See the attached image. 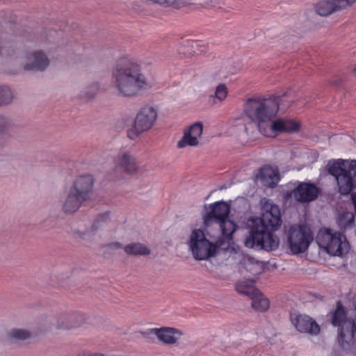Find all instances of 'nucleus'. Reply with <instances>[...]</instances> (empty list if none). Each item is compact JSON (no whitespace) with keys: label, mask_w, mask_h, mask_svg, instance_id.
I'll list each match as a JSON object with an SVG mask.
<instances>
[{"label":"nucleus","mask_w":356,"mask_h":356,"mask_svg":"<svg viewBox=\"0 0 356 356\" xmlns=\"http://www.w3.org/2000/svg\"><path fill=\"white\" fill-rule=\"evenodd\" d=\"M106 246L108 248H115V249L120 248L122 247V244L120 243L119 242L111 243L106 245Z\"/></svg>","instance_id":"nucleus-36"},{"label":"nucleus","mask_w":356,"mask_h":356,"mask_svg":"<svg viewBox=\"0 0 356 356\" xmlns=\"http://www.w3.org/2000/svg\"><path fill=\"white\" fill-rule=\"evenodd\" d=\"M9 336L15 341H24L29 339L31 334L29 330L24 329H12L9 332Z\"/></svg>","instance_id":"nucleus-29"},{"label":"nucleus","mask_w":356,"mask_h":356,"mask_svg":"<svg viewBox=\"0 0 356 356\" xmlns=\"http://www.w3.org/2000/svg\"><path fill=\"white\" fill-rule=\"evenodd\" d=\"M337 224L341 229L353 227L355 225V217L353 213L349 211H342L339 215Z\"/></svg>","instance_id":"nucleus-26"},{"label":"nucleus","mask_w":356,"mask_h":356,"mask_svg":"<svg viewBox=\"0 0 356 356\" xmlns=\"http://www.w3.org/2000/svg\"><path fill=\"white\" fill-rule=\"evenodd\" d=\"M49 60L44 53L41 51L33 52L24 65L26 70L43 71L49 65Z\"/></svg>","instance_id":"nucleus-20"},{"label":"nucleus","mask_w":356,"mask_h":356,"mask_svg":"<svg viewBox=\"0 0 356 356\" xmlns=\"http://www.w3.org/2000/svg\"><path fill=\"white\" fill-rule=\"evenodd\" d=\"M236 290L238 293L251 296L252 308L259 312H266L270 306V302L261 293L253 288H246L243 285L237 284Z\"/></svg>","instance_id":"nucleus-12"},{"label":"nucleus","mask_w":356,"mask_h":356,"mask_svg":"<svg viewBox=\"0 0 356 356\" xmlns=\"http://www.w3.org/2000/svg\"><path fill=\"white\" fill-rule=\"evenodd\" d=\"M300 129V124L293 120L278 119L271 121L266 125V129L264 130V136H270L271 134L276 132H295Z\"/></svg>","instance_id":"nucleus-15"},{"label":"nucleus","mask_w":356,"mask_h":356,"mask_svg":"<svg viewBox=\"0 0 356 356\" xmlns=\"http://www.w3.org/2000/svg\"><path fill=\"white\" fill-rule=\"evenodd\" d=\"M132 8L137 12H143L144 10L142 6L137 2L133 3Z\"/></svg>","instance_id":"nucleus-37"},{"label":"nucleus","mask_w":356,"mask_h":356,"mask_svg":"<svg viewBox=\"0 0 356 356\" xmlns=\"http://www.w3.org/2000/svg\"><path fill=\"white\" fill-rule=\"evenodd\" d=\"M316 241L321 248L333 256L343 255L349 250L346 236L330 228L321 229L316 237Z\"/></svg>","instance_id":"nucleus-6"},{"label":"nucleus","mask_w":356,"mask_h":356,"mask_svg":"<svg viewBox=\"0 0 356 356\" xmlns=\"http://www.w3.org/2000/svg\"><path fill=\"white\" fill-rule=\"evenodd\" d=\"M227 94L228 90L225 84L220 83L216 88L214 95H211L209 97V102L213 104L217 103V100L220 102H222L225 99Z\"/></svg>","instance_id":"nucleus-27"},{"label":"nucleus","mask_w":356,"mask_h":356,"mask_svg":"<svg viewBox=\"0 0 356 356\" xmlns=\"http://www.w3.org/2000/svg\"><path fill=\"white\" fill-rule=\"evenodd\" d=\"M245 132H248V128L246 127H245Z\"/></svg>","instance_id":"nucleus-38"},{"label":"nucleus","mask_w":356,"mask_h":356,"mask_svg":"<svg viewBox=\"0 0 356 356\" xmlns=\"http://www.w3.org/2000/svg\"><path fill=\"white\" fill-rule=\"evenodd\" d=\"M110 222V212L106 211L97 216L89 229L80 227L74 229L72 235L77 241L90 242L98 230L103 228Z\"/></svg>","instance_id":"nucleus-10"},{"label":"nucleus","mask_w":356,"mask_h":356,"mask_svg":"<svg viewBox=\"0 0 356 356\" xmlns=\"http://www.w3.org/2000/svg\"><path fill=\"white\" fill-rule=\"evenodd\" d=\"M296 329L304 333H309L312 335H316L320 332V326L316 322L307 315L299 314L293 320Z\"/></svg>","instance_id":"nucleus-18"},{"label":"nucleus","mask_w":356,"mask_h":356,"mask_svg":"<svg viewBox=\"0 0 356 356\" xmlns=\"http://www.w3.org/2000/svg\"><path fill=\"white\" fill-rule=\"evenodd\" d=\"M261 204L262 216L252 220L244 244L249 248L273 251L278 248L280 239L270 231H275L281 226V213L279 207L269 200L263 198Z\"/></svg>","instance_id":"nucleus-1"},{"label":"nucleus","mask_w":356,"mask_h":356,"mask_svg":"<svg viewBox=\"0 0 356 356\" xmlns=\"http://www.w3.org/2000/svg\"><path fill=\"white\" fill-rule=\"evenodd\" d=\"M203 130L202 122H197L184 131V136L178 142L177 147L183 148L186 146H197L199 145L198 138L201 136Z\"/></svg>","instance_id":"nucleus-17"},{"label":"nucleus","mask_w":356,"mask_h":356,"mask_svg":"<svg viewBox=\"0 0 356 356\" xmlns=\"http://www.w3.org/2000/svg\"><path fill=\"white\" fill-rule=\"evenodd\" d=\"M13 99V95L11 90L7 86H0V106L10 104Z\"/></svg>","instance_id":"nucleus-28"},{"label":"nucleus","mask_w":356,"mask_h":356,"mask_svg":"<svg viewBox=\"0 0 356 356\" xmlns=\"http://www.w3.org/2000/svg\"><path fill=\"white\" fill-rule=\"evenodd\" d=\"M339 6H341V9L346 8L347 6H350L356 0H336Z\"/></svg>","instance_id":"nucleus-34"},{"label":"nucleus","mask_w":356,"mask_h":356,"mask_svg":"<svg viewBox=\"0 0 356 356\" xmlns=\"http://www.w3.org/2000/svg\"><path fill=\"white\" fill-rule=\"evenodd\" d=\"M149 87L141 64L134 58L118 59L112 70L111 88L119 97L134 98Z\"/></svg>","instance_id":"nucleus-2"},{"label":"nucleus","mask_w":356,"mask_h":356,"mask_svg":"<svg viewBox=\"0 0 356 356\" xmlns=\"http://www.w3.org/2000/svg\"><path fill=\"white\" fill-rule=\"evenodd\" d=\"M233 234H231L230 236H225L222 234V238L218 240L215 243H213V257L223 253H229L231 254H238L240 252V248L238 246H235L234 243L232 242L233 240Z\"/></svg>","instance_id":"nucleus-19"},{"label":"nucleus","mask_w":356,"mask_h":356,"mask_svg":"<svg viewBox=\"0 0 356 356\" xmlns=\"http://www.w3.org/2000/svg\"><path fill=\"white\" fill-rule=\"evenodd\" d=\"M326 168L336 179L340 194L347 195L356 188V160L330 161Z\"/></svg>","instance_id":"nucleus-4"},{"label":"nucleus","mask_w":356,"mask_h":356,"mask_svg":"<svg viewBox=\"0 0 356 356\" xmlns=\"http://www.w3.org/2000/svg\"><path fill=\"white\" fill-rule=\"evenodd\" d=\"M355 73L356 74V67L354 69Z\"/></svg>","instance_id":"nucleus-39"},{"label":"nucleus","mask_w":356,"mask_h":356,"mask_svg":"<svg viewBox=\"0 0 356 356\" xmlns=\"http://www.w3.org/2000/svg\"><path fill=\"white\" fill-rule=\"evenodd\" d=\"M278 174L270 168H261L258 176L263 184L268 187L273 188L276 186V177Z\"/></svg>","instance_id":"nucleus-25"},{"label":"nucleus","mask_w":356,"mask_h":356,"mask_svg":"<svg viewBox=\"0 0 356 356\" xmlns=\"http://www.w3.org/2000/svg\"><path fill=\"white\" fill-rule=\"evenodd\" d=\"M99 90V85L97 83L88 86L81 94V97L83 99L93 98Z\"/></svg>","instance_id":"nucleus-31"},{"label":"nucleus","mask_w":356,"mask_h":356,"mask_svg":"<svg viewBox=\"0 0 356 356\" xmlns=\"http://www.w3.org/2000/svg\"><path fill=\"white\" fill-rule=\"evenodd\" d=\"M156 118L157 114L153 107L142 108L136 116L133 127L128 131L129 138L134 139L142 133L150 129Z\"/></svg>","instance_id":"nucleus-9"},{"label":"nucleus","mask_w":356,"mask_h":356,"mask_svg":"<svg viewBox=\"0 0 356 356\" xmlns=\"http://www.w3.org/2000/svg\"><path fill=\"white\" fill-rule=\"evenodd\" d=\"M341 9V6H339L336 0L321 1L315 6L316 13L323 17L328 16Z\"/></svg>","instance_id":"nucleus-23"},{"label":"nucleus","mask_w":356,"mask_h":356,"mask_svg":"<svg viewBox=\"0 0 356 356\" xmlns=\"http://www.w3.org/2000/svg\"><path fill=\"white\" fill-rule=\"evenodd\" d=\"M246 261H249L250 264H253L254 259L250 257L243 256V259L240 261V263L245 265Z\"/></svg>","instance_id":"nucleus-35"},{"label":"nucleus","mask_w":356,"mask_h":356,"mask_svg":"<svg viewBox=\"0 0 356 356\" xmlns=\"http://www.w3.org/2000/svg\"><path fill=\"white\" fill-rule=\"evenodd\" d=\"M220 2V0H195L194 1V3H199L200 5H202L203 6L208 7V8H213L217 4H218Z\"/></svg>","instance_id":"nucleus-33"},{"label":"nucleus","mask_w":356,"mask_h":356,"mask_svg":"<svg viewBox=\"0 0 356 356\" xmlns=\"http://www.w3.org/2000/svg\"><path fill=\"white\" fill-rule=\"evenodd\" d=\"M118 165L124 172L129 174L134 173L138 170L136 159L129 152H125L119 155Z\"/></svg>","instance_id":"nucleus-22"},{"label":"nucleus","mask_w":356,"mask_h":356,"mask_svg":"<svg viewBox=\"0 0 356 356\" xmlns=\"http://www.w3.org/2000/svg\"><path fill=\"white\" fill-rule=\"evenodd\" d=\"M144 336L154 334L158 339L165 344H175L177 339L182 335V332L176 328L162 327L161 328H153L143 332Z\"/></svg>","instance_id":"nucleus-16"},{"label":"nucleus","mask_w":356,"mask_h":356,"mask_svg":"<svg viewBox=\"0 0 356 356\" xmlns=\"http://www.w3.org/2000/svg\"><path fill=\"white\" fill-rule=\"evenodd\" d=\"M295 91L292 89H288L285 92H283L282 94H275L273 95L272 96H276L277 97V99H282V102L284 104H289V108L291 105L294 103L296 100V95H295ZM299 99H297L298 101Z\"/></svg>","instance_id":"nucleus-30"},{"label":"nucleus","mask_w":356,"mask_h":356,"mask_svg":"<svg viewBox=\"0 0 356 356\" xmlns=\"http://www.w3.org/2000/svg\"><path fill=\"white\" fill-rule=\"evenodd\" d=\"M188 245L196 260H205L213 257V243L206 238L201 229H195L192 232Z\"/></svg>","instance_id":"nucleus-8"},{"label":"nucleus","mask_w":356,"mask_h":356,"mask_svg":"<svg viewBox=\"0 0 356 356\" xmlns=\"http://www.w3.org/2000/svg\"><path fill=\"white\" fill-rule=\"evenodd\" d=\"M293 193L297 201L305 203L316 200L320 193V190L313 183L300 182L294 188Z\"/></svg>","instance_id":"nucleus-14"},{"label":"nucleus","mask_w":356,"mask_h":356,"mask_svg":"<svg viewBox=\"0 0 356 356\" xmlns=\"http://www.w3.org/2000/svg\"><path fill=\"white\" fill-rule=\"evenodd\" d=\"M314 239L311 228L306 225H293L287 234V242L293 254L305 252Z\"/></svg>","instance_id":"nucleus-7"},{"label":"nucleus","mask_w":356,"mask_h":356,"mask_svg":"<svg viewBox=\"0 0 356 356\" xmlns=\"http://www.w3.org/2000/svg\"><path fill=\"white\" fill-rule=\"evenodd\" d=\"M84 200L69 189L62 204V211L65 214H73L79 210Z\"/></svg>","instance_id":"nucleus-21"},{"label":"nucleus","mask_w":356,"mask_h":356,"mask_svg":"<svg viewBox=\"0 0 356 356\" xmlns=\"http://www.w3.org/2000/svg\"><path fill=\"white\" fill-rule=\"evenodd\" d=\"M276 96L266 97H252L247 100L244 105L245 114L254 122L264 135L266 125L270 123L273 118L279 110L286 111L289 104H284Z\"/></svg>","instance_id":"nucleus-3"},{"label":"nucleus","mask_w":356,"mask_h":356,"mask_svg":"<svg viewBox=\"0 0 356 356\" xmlns=\"http://www.w3.org/2000/svg\"><path fill=\"white\" fill-rule=\"evenodd\" d=\"M13 126L12 120L5 115H0V134H4Z\"/></svg>","instance_id":"nucleus-32"},{"label":"nucleus","mask_w":356,"mask_h":356,"mask_svg":"<svg viewBox=\"0 0 356 356\" xmlns=\"http://www.w3.org/2000/svg\"><path fill=\"white\" fill-rule=\"evenodd\" d=\"M124 250L130 256H147L150 254V249L140 243H132L124 246Z\"/></svg>","instance_id":"nucleus-24"},{"label":"nucleus","mask_w":356,"mask_h":356,"mask_svg":"<svg viewBox=\"0 0 356 356\" xmlns=\"http://www.w3.org/2000/svg\"><path fill=\"white\" fill-rule=\"evenodd\" d=\"M207 212L203 216L204 225L206 227L211 226L216 222L219 224L221 234L230 236L238 228V225L232 220L228 219L230 213L229 204L224 201L216 202L210 204L207 207Z\"/></svg>","instance_id":"nucleus-5"},{"label":"nucleus","mask_w":356,"mask_h":356,"mask_svg":"<svg viewBox=\"0 0 356 356\" xmlns=\"http://www.w3.org/2000/svg\"><path fill=\"white\" fill-rule=\"evenodd\" d=\"M48 321L49 328L56 327L58 330H70L80 326L83 323V318L76 314H63L58 318L49 316Z\"/></svg>","instance_id":"nucleus-13"},{"label":"nucleus","mask_w":356,"mask_h":356,"mask_svg":"<svg viewBox=\"0 0 356 356\" xmlns=\"http://www.w3.org/2000/svg\"><path fill=\"white\" fill-rule=\"evenodd\" d=\"M92 188L93 178L91 175H88L77 177L70 190L86 202L90 199L92 195Z\"/></svg>","instance_id":"nucleus-11"}]
</instances>
